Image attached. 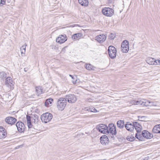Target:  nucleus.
I'll use <instances>...</instances> for the list:
<instances>
[{"instance_id": "f257e3e1", "label": "nucleus", "mask_w": 160, "mask_h": 160, "mask_svg": "<svg viewBox=\"0 0 160 160\" xmlns=\"http://www.w3.org/2000/svg\"><path fill=\"white\" fill-rule=\"evenodd\" d=\"M150 102L146 99H138L136 100H132L130 102V105H142L147 106Z\"/></svg>"}, {"instance_id": "f03ea898", "label": "nucleus", "mask_w": 160, "mask_h": 160, "mask_svg": "<svg viewBox=\"0 0 160 160\" xmlns=\"http://www.w3.org/2000/svg\"><path fill=\"white\" fill-rule=\"evenodd\" d=\"M133 125L134 128H135L137 132V133L135 134L136 138H138L139 140L142 141L143 138L142 137L141 135L140 134L142 129V126L139 123L137 122H133Z\"/></svg>"}, {"instance_id": "7ed1b4c3", "label": "nucleus", "mask_w": 160, "mask_h": 160, "mask_svg": "<svg viewBox=\"0 0 160 160\" xmlns=\"http://www.w3.org/2000/svg\"><path fill=\"white\" fill-rule=\"evenodd\" d=\"M67 104L66 99L65 98H61L58 99L57 102V107L58 110L62 111L64 110Z\"/></svg>"}, {"instance_id": "20e7f679", "label": "nucleus", "mask_w": 160, "mask_h": 160, "mask_svg": "<svg viewBox=\"0 0 160 160\" xmlns=\"http://www.w3.org/2000/svg\"><path fill=\"white\" fill-rule=\"evenodd\" d=\"M52 115L48 112L43 113L41 116V119L42 121L45 123H47L49 122L52 119Z\"/></svg>"}, {"instance_id": "39448f33", "label": "nucleus", "mask_w": 160, "mask_h": 160, "mask_svg": "<svg viewBox=\"0 0 160 160\" xmlns=\"http://www.w3.org/2000/svg\"><path fill=\"white\" fill-rule=\"evenodd\" d=\"M129 50V45L128 41L127 40H123L121 45V51L122 52L127 53Z\"/></svg>"}, {"instance_id": "423d86ee", "label": "nucleus", "mask_w": 160, "mask_h": 160, "mask_svg": "<svg viewBox=\"0 0 160 160\" xmlns=\"http://www.w3.org/2000/svg\"><path fill=\"white\" fill-rule=\"evenodd\" d=\"M97 129L99 132L102 133L107 134L109 133V132L107 129V126L103 124H100L97 126Z\"/></svg>"}, {"instance_id": "0eeeda50", "label": "nucleus", "mask_w": 160, "mask_h": 160, "mask_svg": "<svg viewBox=\"0 0 160 160\" xmlns=\"http://www.w3.org/2000/svg\"><path fill=\"white\" fill-rule=\"evenodd\" d=\"M66 100L69 103H74L77 101V98L74 94H69L67 95L65 97Z\"/></svg>"}, {"instance_id": "6e6552de", "label": "nucleus", "mask_w": 160, "mask_h": 160, "mask_svg": "<svg viewBox=\"0 0 160 160\" xmlns=\"http://www.w3.org/2000/svg\"><path fill=\"white\" fill-rule=\"evenodd\" d=\"M5 85L9 88V89H11V88H14V82L11 78L7 77L6 79Z\"/></svg>"}, {"instance_id": "1a4fd4ad", "label": "nucleus", "mask_w": 160, "mask_h": 160, "mask_svg": "<svg viewBox=\"0 0 160 160\" xmlns=\"http://www.w3.org/2000/svg\"><path fill=\"white\" fill-rule=\"evenodd\" d=\"M16 126L18 131L20 132H23L25 130V126L24 123L21 122H18L16 124Z\"/></svg>"}, {"instance_id": "9d476101", "label": "nucleus", "mask_w": 160, "mask_h": 160, "mask_svg": "<svg viewBox=\"0 0 160 160\" xmlns=\"http://www.w3.org/2000/svg\"><path fill=\"white\" fill-rule=\"evenodd\" d=\"M67 40L66 36L65 35H61L56 38V42L59 43H62L64 42Z\"/></svg>"}, {"instance_id": "9b49d317", "label": "nucleus", "mask_w": 160, "mask_h": 160, "mask_svg": "<svg viewBox=\"0 0 160 160\" xmlns=\"http://www.w3.org/2000/svg\"><path fill=\"white\" fill-rule=\"evenodd\" d=\"M16 119L14 118L8 117H7L5 119L6 122L9 124H13L16 121Z\"/></svg>"}, {"instance_id": "f8f14e48", "label": "nucleus", "mask_w": 160, "mask_h": 160, "mask_svg": "<svg viewBox=\"0 0 160 160\" xmlns=\"http://www.w3.org/2000/svg\"><path fill=\"white\" fill-rule=\"evenodd\" d=\"M125 127L127 130L130 132L132 131L134 129L133 122L132 123L129 122H127Z\"/></svg>"}, {"instance_id": "ddd939ff", "label": "nucleus", "mask_w": 160, "mask_h": 160, "mask_svg": "<svg viewBox=\"0 0 160 160\" xmlns=\"http://www.w3.org/2000/svg\"><path fill=\"white\" fill-rule=\"evenodd\" d=\"M117 50L116 48L112 46L111 45V58L114 59L116 56Z\"/></svg>"}, {"instance_id": "4468645a", "label": "nucleus", "mask_w": 160, "mask_h": 160, "mask_svg": "<svg viewBox=\"0 0 160 160\" xmlns=\"http://www.w3.org/2000/svg\"><path fill=\"white\" fill-rule=\"evenodd\" d=\"M83 37V34L81 33L74 34L72 36V39L74 41L79 40Z\"/></svg>"}, {"instance_id": "2eb2a0df", "label": "nucleus", "mask_w": 160, "mask_h": 160, "mask_svg": "<svg viewBox=\"0 0 160 160\" xmlns=\"http://www.w3.org/2000/svg\"><path fill=\"white\" fill-rule=\"evenodd\" d=\"M106 40V37L103 34L97 36L96 38V40L100 43H102Z\"/></svg>"}, {"instance_id": "dca6fc26", "label": "nucleus", "mask_w": 160, "mask_h": 160, "mask_svg": "<svg viewBox=\"0 0 160 160\" xmlns=\"http://www.w3.org/2000/svg\"><path fill=\"white\" fill-rule=\"evenodd\" d=\"M101 143L102 144L106 145L109 143V139L106 135H103L100 138Z\"/></svg>"}, {"instance_id": "f3484780", "label": "nucleus", "mask_w": 160, "mask_h": 160, "mask_svg": "<svg viewBox=\"0 0 160 160\" xmlns=\"http://www.w3.org/2000/svg\"><path fill=\"white\" fill-rule=\"evenodd\" d=\"M141 136H142L144 138H152L150 133L148 131L144 130L142 132V134H141Z\"/></svg>"}, {"instance_id": "a211bd4d", "label": "nucleus", "mask_w": 160, "mask_h": 160, "mask_svg": "<svg viewBox=\"0 0 160 160\" xmlns=\"http://www.w3.org/2000/svg\"><path fill=\"white\" fill-rule=\"evenodd\" d=\"M156 60L152 58H149L146 60L147 62L149 64L157 65Z\"/></svg>"}, {"instance_id": "6ab92c4d", "label": "nucleus", "mask_w": 160, "mask_h": 160, "mask_svg": "<svg viewBox=\"0 0 160 160\" xmlns=\"http://www.w3.org/2000/svg\"><path fill=\"white\" fill-rule=\"evenodd\" d=\"M110 8H105L102 9V13L107 16H109L110 15Z\"/></svg>"}, {"instance_id": "aec40b11", "label": "nucleus", "mask_w": 160, "mask_h": 160, "mask_svg": "<svg viewBox=\"0 0 160 160\" xmlns=\"http://www.w3.org/2000/svg\"><path fill=\"white\" fill-rule=\"evenodd\" d=\"M152 132L155 133H160V124L156 125L152 130Z\"/></svg>"}, {"instance_id": "412c9836", "label": "nucleus", "mask_w": 160, "mask_h": 160, "mask_svg": "<svg viewBox=\"0 0 160 160\" xmlns=\"http://www.w3.org/2000/svg\"><path fill=\"white\" fill-rule=\"evenodd\" d=\"M117 133L116 126L112 123H111V134L113 136L116 135Z\"/></svg>"}, {"instance_id": "4be33fe9", "label": "nucleus", "mask_w": 160, "mask_h": 160, "mask_svg": "<svg viewBox=\"0 0 160 160\" xmlns=\"http://www.w3.org/2000/svg\"><path fill=\"white\" fill-rule=\"evenodd\" d=\"M117 124L118 127L122 129L124 127V123L123 120H120L118 121Z\"/></svg>"}, {"instance_id": "5701e85b", "label": "nucleus", "mask_w": 160, "mask_h": 160, "mask_svg": "<svg viewBox=\"0 0 160 160\" xmlns=\"http://www.w3.org/2000/svg\"><path fill=\"white\" fill-rule=\"evenodd\" d=\"M7 77V74L5 72L2 71L0 72V78L4 80Z\"/></svg>"}, {"instance_id": "b1692460", "label": "nucleus", "mask_w": 160, "mask_h": 160, "mask_svg": "<svg viewBox=\"0 0 160 160\" xmlns=\"http://www.w3.org/2000/svg\"><path fill=\"white\" fill-rule=\"evenodd\" d=\"M53 101V99L52 98H49L47 99L45 102V105L46 106L49 107L50 106Z\"/></svg>"}, {"instance_id": "393cba45", "label": "nucleus", "mask_w": 160, "mask_h": 160, "mask_svg": "<svg viewBox=\"0 0 160 160\" xmlns=\"http://www.w3.org/2000/svg\"><path fill=\"white\" fill-rule=\"evenodd\" d=\"M36 92L38 95H39L42 93V89L41 86H39L36 87Z\"/></svg>"}, {"instance_id": "a878e982", "label": "nucleus", "mask_w": 160, "mask_h": 160, "mask_svg": "<svg viewBox=\"0 0 160 160\" xmlns=\"http://www.w3.org/2000/svg\"><path fill=\"white\" fill-rule=\"evenodd\" d=\"M79 3L83 6H86L88 5L87 0H78Z\"/></svg>"}, {"instance_id": "bb28decb", "label": "nucleus", "mask_w": 160, "mask_h": 160, "mask_svg": "<svg viewBox=\"0 0 160 160\" xmlns=\"http://www.w3.org/2000/svg\"><path fill=\"white\" fill-rule=\"evenodd\" d=\"M86 68L89 70H94L95 67L93 66L91 64L89 63H86L85 65Z\"/></svg>"}, {"instance_id": "cd10ccee", "label": "nucleus", "mask_w": 160, "mask_h": 160, "mask_svg": "<svg viewBox=\"0 0 160 160\" xmlns=\"http://www.w3.org/2000/svg\"><path fill=\"white\" fill-rule=\"evenodd\" d=\"M26 118L28 126V128H31L32 126L31 122V120L30 117L27 115Z\"/></svg>"}, {"instance_id": "c85d7f7f", "label": "nucleus", "mask_w": 160, "mask_h": 160, "mask_svg": "<svg viewBox=\"0 0 160 160\" xmlns=\"http://www.w3.org/2000/svg\"><path fill=\"white\" fill-rule=\"evenodd\" d=\"M38 119L39 117L37 115H34L33 117L32 118V122L36 124L38 122Z\"/></svg>"}, {"instance_id": "c756f323", "label": "nucleus", "mask_w": 160, "mask_h": 160, "mask_svg": "<svg viewBox=\"0 0 160 160\" xmlns=\"http://www.w3.org/2000/svg\"><path fill=\"white\" fill-rule=\"evenodd\" d=\"M27 46V44L23 45L20 48V51H21V53L22 54H25L26 52V48Z\"/></svg>"}, {"instance_id": "7c9ffc66", "label": "nucleus", "mask_w": 160, "mask_h": 160, "mask_svg": "<svg viewBox=\"0 0 160 160\" xmlns=\"http://www.w3.org/2000/svg\"><path fill=\"white\" fill-rule=\"evenodd\" d=\"M7 135V133L6 130H4V131L0 132V138H5Z\"/></svg>"}, {"instance_id": "2f4dec72", "label": "nucleus", "mask_w": 160, "mask_h": 160, "mask_svg": "<svg viewBox=\"0 0 160 160\" xmlns=\"http://www.w3.org/2000/svg\"><path fill=\"white\" fill-rule=\"evenodd\" d=\"M118 58L121 61H122L124 60V58H125V55L122 54H119V56H118Z\"/></svg>"}, {"instance_id": "473e14b6", "label": "nucleus", "mask_w": 160, "mask_h": 160, "mask_svg": "<svg viewBox=\"0 0 160 160\" xmlns=\"http://www.w3.org/2000/svg\"><path fill=\"white\" fill-rule=\"evenodd\" d=\"M127 139L129 141H132L134 140L135 138L134 136H128L127 137Z\"/></svg>"}, {"instance_id": "72a5a7b5", "label": "nucleus", "mask_w": 160, "mask_h": 160, "mask_svg": "<svg viewBox=\"0 0 160 160\" xmlns=\"http://www.w3.org/2000/svg\"><path fill=\"white\" fill-rule=\"evenodd\" d=\"M69 76L72 78V82L73 84H75L76 83V82L77 81V80L76 79V78L75 79V78L73 77L72 75H69Z\"/></svg>"}, {"instance_id": "f704fd0d", "label": "nucleus", "mask_w": 160, "mask_h": 160, "mask_svg": "<svg viewBox=\"0 0 160 160\" xmlns=\"http://www.w3.org/2000/svg\"><path fill=\"white\" fill-rule=\"evenodd\" d=\"M116 37V34L115 32L111 33V39H113Z\"/></svg>"}, {"instance_id": "c9c22d12", "label": "nucleus", "mask_w": 160, "mask_h": 160, "mask_svg": "<svg viewBox=\"0 0 160 160\" xmlns=\"http://www.w3.org/2000/svg\"><path fill=\"white\" fill-rule=\"evenodd\" d=\"M89 109L90 110V111L91 112H97V109H96L94 108H89Z\"/></svg>"}, {"instance_id": "e433bc0d", "label": "nucleus", "mask_w": 160, "mask_h": 160, "mask_svg": "<svg viewBox=\"0 0 160 160\" xmlns=\"http://www.w3.org/2000/svg\"><path fill=\"white\" fill-rule=\"evenodd\" d=\"M6 0H1V2L0 3V6L2 5H3L5 4V3Z\"/></svg>"}, {"instance_id": "4c0bfd02", "label": "nucleus", "mask_w": 160, "mask_h": 160, "mask_svg": "<svg viewBox=\"0 0 160 160\" xmlns=\"http://www.w3.org/2000/svg\"><path fill=\"white\" fill-rule=\"evenodd\" d=\"M67 47H65L64 48H63L62 50L61 51V53H64L65 51H66V48Z\"/></svg>"}, {"instance_id": "58836bf2", "label": "nucleus", "mask_w": 160, "mask_h": 160, "mask_svg": "<svg viewBox=\"0 0 160 160\" xmlns=\"http://www.w3.org/2000/svg\"><path fill=\"white\" fill-rule=\"evenodd\" d=\"M114 11L113 9L111 8V17L114 14Z\"/></svg>"}, {"instance_id": "ea45409f", "label": "nucleus", "mask_w": 160, "mask_h": 160, "mask_svg": "<svg viewBox=\"0 0 160 160\" xmlns=\"http://www.w3.org/2000/svg\"><path fill=\"white\" fill-rule=\"evenodd\" d=\"M5 130V129L2 127H0V132H2V131H4V130Z\"/></svg>"}, {"instance_id": "a19ab883", "label": "nucleus", "mask_w": 160, "mask_h": 160, "mask_svg": "<svg viewBox=\"0 0 160 160\" xmlns=\"http://www.w3.org/2000/svg\"><path fill=\"white\" fill-rule=\"evenodd\" d=\"M108 54L109 56L110 57V46L108 47Z\"/></svg>"}, {"instance_id": "79ce46f5", "label": "nucleus", "mask_w": 160, "mask_h": 160, "mask_svg": "<svg viewBox=\"0 0 160 160\" xmlns=\"http://www.w3.org/2000/svg\"><path fill=\"white\" fill-rule=\"evenodd\" d=\"M157 63V65H160V60H156Z\"/></svg>"}, {"instance_id": "37998d69", "label": "nucleus", "mask_w": 160, "mask_h": 160, "mask_svg": "<svg viewBox=\"0 0 160 160\" xmlns=\"http://www.w3.org/2000/svg\"><path fill=\"white\" fill-rule=\"evenodd\" d=\"M89 108L85 107L83 109L85 111L90 110L89 109Z\"/></svg>"}, {"instance_id": "c03bdc74", "label": "nucleus", "mask_w": 160, "mask_h": 160, "mask_svg": "<svg viewBox=\"0 0 160 160\" xmlns=\"http://www.w3.org/2000/svg\"><path fill=\"white\" fill-rule=\"evenodd\" d=\"M111 139H114V136H111Z\"/></svg>"}, {"instance_id": "a18cd8bd", "label": "nucleus", "mask_w": 160, "mask_h": 160, "mask_svg": "<svg viewBox=\"0 0 160 160\" xmlns=\"http://www.w3.org/2000/svg\"><path fill=\"white\" fill-rule=\"evenodd\" d=\"M88 101H89V102H91V99L90 98L89 99H88Z\"/></svg>"}, {"instance_id": "49530a36", "label": "nucleus", "mask_w": 160, "mask_h": 160, "mask_svg": "<svg viewBox=\"0 0 160 160\" xmlns=\"http://www.w3.org/2000/svg\"><path fill=\"white\" fill-rule=\"evenodd\" d=\"M7 0L8 2H10V0Z\"/></svg>"}, {"instance_id": "de8ad7c7", "label": "nucleus", "mask_w": 160, "mask_h": 160, "mask_svg": "<svg viewBox=\"0 0 160 160\" xmlns=\"http://www.w3.org/2000/svg\"><path fill=\"white\" fill-rule=\"evenodd\" d=\"M110 124H109L108 125V127H110Z\"/></svg>"}, {"instance_id": "09e8293b", "label": "nucleus", "mask_w": 160, "mask_h": 160, "mask_svg": "<svg viewBox=\"0 0 160 160\" xmlns=\"http://www.w3.org/2000/svg\"><path fill=\"white\" fill-rule=\"evenodd\" d=\"M24 71L25 72H26V70H25V69H24Z\"/></svg>"}, {"instance_id": "8fccbe9b", "label": "nucleus", "mask_w": 160, "mask_h": 160, "mask_svg": "<svg viewBox=\"0 0 160 160\" xmlns=\"http://www.w3.org/2000/svg\"><path fill=\"white\" fill-rule=\"evenodd\" d=\"M146 160L145 159H143L142 160Z\"/></svg>"}]
</instances>
